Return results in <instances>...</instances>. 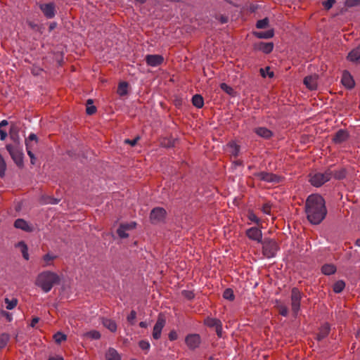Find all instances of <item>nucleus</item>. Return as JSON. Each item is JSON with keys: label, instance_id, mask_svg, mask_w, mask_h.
<instances>
[{"label": "nucleus", "instance_id": "f257e3e1", "mask_svg": "<svg viewBox=\"0 0 360 360\" xmlns=\"http://www.w3.org/2000/svg\"><path fill=\"white\" fill-rule=\"evenodd\" d=\"M307 218L312 224H319L327 214L325 200L318 194L308 196L305 202Z\"/></svg>", "mask_w": 360, "mask_h": 360}, {"label": "nucleus", "instance_id": "f03ea898", "mask_svg": "<svg viewBox=\"0 0 360 360\" xmlns=\"http://www.w3.org/2000/svg\"><path fill=\"white\" fill-rule=\"evenodd\" d=\"M60 283V277L55 272L44 271L39 274L35 280V285L44 292H49L55 285Z\"/></svg>", "mask_w": 360, "mask_h": 360}, {"label": "nucleus", "instance_id": "7ed1b4c3", "mask_svg": "<svg viewBox=\"0 0 360 360\" xmlns=\"http://www.w3.org/2000/svg\"><path fill=\"white\" fill-rule=\"evenodd\" d=\"M333 172L331 169L324 172H315L309 174V181L314 186L319 187L333 178Z\"/></svg>", "mask_w": 360, "mask_h": 360}, {"label": "nucleus", "instance_id": "20e7f679", "mask_svg": "<svg viewBox=\"0 0 360 360\" xmlns=\"http://www.w3.org/2000/svg\"><path fill=\"white\" fill-rule=\"evenodd\" d=\"M262 254L266 258H271L276 256L279 250L278 243L271 238H264L262 242Z\"/></svg>", "mask_w": 360, "mask_h": 360}, {"label": "nucleus", "instance_id": "39448f33", "mask_svg": "<svg viewBox=\"0 0 360 360\" xmlns=\"http://www.w3.org/2000/svg\"><path fill=\"white\" fill-rule=\"evenodd\" d=\"M6 149L15 164L22 167L23 165V153L20 148L19 143L15 142L13 145L8 144L6 145Z\"/></svg>", "mask_w": 360, "mask_h": 360}, {"label": "nucleus", "instance_id": "423d86ee", "mask_svg": "<svg viewBox=\"0 0 360 360\" xmlns=\"http://www.w3.org/2000/svg\"><path fill=\"white\" fill-rule=\"evenodd\" d=\"M167 217V211L160 207L153 208L149 216L150 221L153 224H157L165 221Z\"/></svg>", "mask_w": 360, "mask_h": 360}, {"label": "nucleus", "instance_id": "0eeeda50", "mask_svg": "<svg viewBox=\"0 0 360 360\" xmlns=\"http://www.w3.org/2000/svg\"><path fill=\"white\" fill-rule=\"evenodd\" d=\"M302 299V293L297 288H293L291 291V309L294 314L296 316L300 309V302Z\"/></svg>", "mask_w": 360, "mask_h": 360}, {"label": "nucleus", "instance_id": "6e6552de", "mask_svg": "<svg viewBox=\"0 0 360 360\" xmlns=\"http://www.w3.org/2000/svg\"><path fill=\"white\" fill-rule=\"evenodd\" d=\"M253 176L259 181H263L267 183H278L281 180L280 176L278 175L266 172L255 173Z\"/></svg>", "mask_w": 360, "mask_h": 360}, {"label": "nucleus", "instance_id": "1a4fd4ad", "mask_svg": "<svg viewBox=\"0 0 360 360\" xmlns=\"http://www.w3.org/2000/svg\"><path fill=\"white\" fill-rule=\"evenodd\" d=\"M165 323L166 320L165 316L162 314H160L153 330V338L155 340L160 338L162 330L165 327Z\"/></svg>", "mask_w": 360, "mask_h": 360}, {"label": "nucleus", "instance_id": "9d476101", "mask_svg": "<svg viewBox=\"0 0 360 360\" xmlns=\"http://www.w3.org/2000/svg\"><path fill=\"white\" fill-rule=\"evenodd\" d=\"M185 342L190 349L198 348L201 343V338L198 334H189L185 338Z\"/></svg>", "mask_w": 360, "mask_h": 360}, {"label": "nucleus", "instance_id": "9b49d317", "mask_svg": "<svg viewBox=\"0 0 360 360\" xmlns=\"http://www.w3.org/2000/svg\"><path fill=\"white\" fill-rule=\"evenodd\" d=\"M245 234L247 237L252 240H255L258 243H260L262 240V233L259 228L251 227L246 230Z\"/></svg>", "mask_w": 360, "mask_h": 360}, {"label": "nucleus", "instance_id": "f8f14e48", "mask_svg": "<svg viewBox=\"0 0 360 360\" xmlns=\"http://www.w3.org/2000/svg\"><path fill=\"white\" fill-rule=\"evenodd\" d=\"M145 60L148 65L151 67H157L163 63L164 58L161 55L158 54H149L146 56Z\"/></svg>", "mask_w": 360, "mask_h": 360}, {"label": "nucleus", "instance_id": "ddd939ff", "mask_svg": "<svg viewBox=\"0 0 360 360\" xmlns=\"http://www.w3.org/2000/svg\"><path fill=\"white\" fill-rule=\"evenodd\" d=\"M39 8L47 18H53L55 16L56 9L53 3L41 4Z\"/></svg>", "mask_w": 360, "mask_h": 360}, {"label": "nucleus", "instance_id": "4468645a", "mask_svg": "<svg viewBox=\"0 0 360 360\" xmlns=\"http://www.w3.org/2000/svg\"><path fill=\"white\" fill-rule=\"evenodd\" d=\"M341 82L346 88L349 89L354 88L355 85L353 77L347 70L344 71L342 73Z\"/></svg>", "mask_w": 360, "mask_h": 360}, {"label": "nucleus", "instance_id": "2eb2a0df", "mask_svg": "<svg viewBox=\"0 0 360 360\" xmlns=\"http://www.w3.org/2000/svg\"><path fill=\"white\" fill-rule=\"evenodd\" d=\"M347 59L353 63H360V44L349 52Z\"/></svg>", "mask_w": 360, "mask_h": 360}, {"label": "nucleus", "instance_id": "dca6fc26", "mask_svg": "<svg viewBox=\"0 0 360 360\" xmlns=\"http://www.w3.org/2000/svg\"><path fill=\"white\" fill-rule=\"evenodd\" d=\"M349 139V133L347 130H338L333 138V141L336 144H340Z\"/></svg>", "mask_w": 360, "mask_h": 360}, {"label": "nucleus", "instance_id": "f3484780", "mask_svg": "<svg viewBox=\"0 0 360 360\" xmlns=\"http://www.w3.org/2000/svg\"><path fill=\"white\" fill-rule=\"evenodd\" d=\"M318 76L316 75L307 76L304 79V84L310 90H314L317 87Z\"/></svg>", "mask_w": 360, "mask_h": 360}, {"label": "nucleus", "instance_id": "a211bd4d", "mask_svg": "<svg viewBox=\"0 0 360 360\" xmlns=\"http://www.w3.org/2000/svg\"><path fill=\"white\" fill-rule=\"evenodd\" d=\"M330 330V325L327 323H325L323 324L319 329V332L316 335V340L319 341L322 340L323 339L326 338Z\"/></svg>", "mask_w": 360, "mask_h": 360}, {"label": "nucleus", "instance_id": "6ab92c4d", "mask_svg": "<svg viewBox=\"0 0 360 360\" xmlns=\"http://www.w3.org/2000/svg\"><path fill=\"white\" fill-rule=\"evenodd\" d=\"M255 132L259 136L264 139H270L273 136L271 130L266 127H257L255 129Z\"/></svg>", "mask_w": 360, "mask_h": 360}, {"label": "nucleus", "instance_id": "aec40b11", "mask_svg": "<svg viewBox=\"0 0 360 360\" xmlns=\"http://www.w3.org/2000/svg\"><path fill=\"white\" fill-rule=\"evenodd\" d=\"M102 323L106 328L112 333H115L117 330V323L115 321L110 319L103 318Z\"/></svg>", "mask_w": 360, "mask_h": 360}, {"label": "nucleus", "instance_id": "412c9836", "mask_svg": "<svg viewBox=\"0 0 360 360\" xmlns=\"http://www.w3.org/2000/svg\"><path fill=\"white\" fill-rule=\"evenodd\" d=\"M14 226L26 231H32V228L28 225L27 222L22 219H16L14 223Z\"/></svg>", "mask_w": 360, "mask_h": 360}, {"label": "nucleus", "instance_id": "4be33fe9", "mask_svg": "<svg viewBox=\"0 0 360 360\" xmlns=\"http://www.w3.org/2000/svg\"><path fill=\"white\" fill-rule=\"evenodd\" d=\"M336 270V266L333 264H326L321 267V272L326 276L334 274Z\"/></svg>", "mask_w": 360, "mask_h": 360}, {"label": "nucleus", "instance_id": "5701e85b", "mask_svg": "<svg viewBox=\"0 0 360 360\" xmlns=\"http://www.w3.org/2000/svg\"><path fill=\"white\" fill-rule=\"evenodd\" d=\"M57 258L56 255L47 253L42 257V266L46 267L53 265V260Z\"/></svg>", "mask_w": 360, "mask_h": 360}, {"label": "nucleus", "instance_id": "b1692460", "mask_svg": "<svg viewBox=\"0 0 360 360\" xmlns=\"http://www.w3.org/2000/svg\"><path fill=\"white\" fill-rule=\"evenodd\" d=\"M274 44L271 42H260L258 44V49L264 53H269L273 51Z\"/></svg>", "mask_w": 360, "mask_h": 360}, {"label": "nucleus", "instance_id": "393cba45", "mask_svg": "<svg viewBox=\"0 0 360 360\" xmlns=\"http://www.w3.org/2000/svg\"><path fill=\"white\" fill-rule=\"evenodd\" d=\"M254 34L259 39H270L274 37V30H269L266 31L255 32Z\"/></svg>", "mask_w": 360, "mask_h": 360}, {"label": "nucleus", "instance_id": "a878e982", "mask_svg": "<svg viewBox=\"0 0 360 360\" xmlns=\"http://www.w3.org/2000/svg\"><path fill=\"white\" fill-rule=\"evenodd\" d=\"M204 323L208 327H211V328L215 327V328H218L219 329L220 328V324L221 323L220 320L215 319V318H210V317H207V319H205L204 321Z\"/></svg>", "mask_w": 360, "mask_h": 360}, {"label": "nucleus", "instance_id": "bb28decb", "mask_svg": "<svg viewBox=\"0 0 360 360\" xmlns=\"http://www.w3.org/2000/svg\"><path fill=\"white\" fill-rule=\"evenodd\" d=\"M106 360H120V356L113 348H110L105 354Z\"/></svg>", "mask_w": 360, "mask_h": 360}, {"label": "nucleus", "instance_id": "cd10ccee", "mask_svg": "<svg viewBox=\"0 0 360 360\" xmlns=\"http://www.w3.org/2000/svg\"><path fill=\"white\" fill-rule=\"evenodd\" d=\"M101 333L96 330H90L82 335L83 338L90 340H98L101 338Z\"/></svg>", "mask_w": 360, "mask_h": 360}, {"label": "nucleus", "instance_id": "c85d7f7f", "mask_svg": "<svg viewBox=\"0 0 360 360\" xmlns=\"http://www.w3.org/2000/svg\"><path fill=\"white\" fill-rule=\"evenodd\" d=\"M192 103L195 107L198 108H202L204 105V100L202 96L200 94L194 95L192 98Z\"/></svg>", "mask_w": 360, "mask_h": 360}, {"label": "nucleus", "instance_id": "c756f323", "mask_svg": "<svg viewBox=\"0 0 360 360\" xmlns=\"http://www.w3.org/2000/svg\"><path fill=\"white\" fill-rule=\"evenodd\" d=\"M333 177L335 178V179L340 180L346 177L347 171L344 168H340L338 170H333Z\"/></svg>", "mask_w": 360, "mask_h": 360}, {"label": "nucleus", "instance_id": "7c9ffc66", "mask_svg": "<svg viewBox=\"0 0 360 360\" xmlns=\"http://www.w3.org/2000/svg\"><path fill=\"white\" fill-rule=\"evenodd\" d=\"M345 288V283L343 281L340 280L334 283L333 290L335 293H340L344 290Z\"/></svg>", "mask_w": 360, "mask_h": 360}, {"label": "nucleus", "instance_id": "2f4dec72", "mask_svg": "<svg viewBox=\"0 0 360 360\" xmlns=\"http://www.w3.org/2000/svg\"><path fill=\"white\" fill-rule=\"evenodd\" d=\"M128 84L125 82L119 84L117 87V94L121 96H125L127 94Z\"/></svg>", "mask_w": 360, "mask_h": 360}, {"label": "nucleus", "instance_id": "473e14b6", "mask_svg": "<svg viewBox=\"0 0 360 360\" xmlns=\"http://www.w3.org/2000/svg\"><path fill=\"white\" fill-rule=\"evenodd\" d=\"M86 112L89 115H94L96 112V108L93 105V100L88 99L86 101Z\"/></svg>", "mask_w": 360, "mask_h": 360}, {"label": "nucleus", "instance_id": "72a5a7b5", "mask_svg": "<svg viewBox=\"0 0 360 360\" xmlns=\"http://www.w3.org/2000/svg\"><path fill=\"white\" fill-rule=\"evenodd\" d=\"M18 245L21 248V252L22 254V257L25 260L29 259V254H28V249L27 245L24 242H20L18 243Z\"/></svg>", "mask_w": 360, "mask_h": 360}, {"label": "nucleus", "instance_id": "f704fd0d", "mask_svg": "<svg viewBox=\"0 0 360 360\" xmlns=\"http://www.w3.org/2000/svg\"><path fill=\"white\" fill-rule=\"evenodd\" d=\"M259 72L261 76L264 78H265L266 76H268L269 78H272L274 75V72L270 70L269 67H266L265 68H260Z\"/></svg>", "mask_w": 360, "mask_h": 360}, {"label": "nucleus", "instance_id": "c9c22d12", "mask_svg": "<svg viewBox=\"0 0 360 360\" xmlns=\"http://www.w3.org/2000/svg\"><path fill=\"white\" fill-rule=\"evenodd\" d=\"M223 297L226 300L233 301L235 299L233 290L231 288H226L223 293Z\"/></svg>", "mask_w": 360, "mask_h": 360}, {"label": "nucleus", "instance_id": "e433bc0d", "mask_svg": "<svg viewBox=\"0 0 360 360\" xmlns=\"http://www.w3.org/2000/svg\"><path fill=\"white\" fill-rule=\"evenodd\" d=\"M5 303L6 304V309L8 310H11L17 306L18 300L17 299L9 300L8 298H6Z\"/></svg>", "mask_w": 360, "mask_h": 360}, {"label": "nucleus", "instance_id": "4c0bfd02", "mask_svg": "<svg viewBox=\"0 0 360 360\" xmlns=\"http://www.w3.org/2000/svg\"><path fill=\"white\" fill-rule=\"evenodd\" d=\"M229 148H231V154L234 156L237 157L240 152V147L237 144L232 143L229 144Z\"/></svg>", "mask_w": 360, "mask_h": 360}, {"label": "nucleus", "instance_id": "58836bf2", "mask_svg": "<svg viewBox=\"0 0 360 360\" xmlns=\"http://www.w3.org/2000/svg\"><path fill=\"white\" fill-rule=\"evenodd\" d=\"M53 339L56 343L60 344L61 342L66 340L67 336L60 332H58L54 334Z\"/></svg>", "mask_w": 360, "mask_h": 360}, {"label": "nucleus", "instance_id": "ea45409f", "mask_svg": "<svg viewBox=\"0 0 360 360\" xmlns=\"http://www.w3.org/2000/svg\"><path fill=\"white\" fill-rule=\"evenodd\" d=\"M6 170V164L3 158L2 155H0V176L2 178L5 176V172Z\"/></svg>", "mask_w": 360, "mask_h": 360}, {"label": "nucleus", "instance_id": "a19ab883", "mask_svg": "<svg viewBox=\"0 0 360 360\" xmlns=\"http://www.w3.org/2000/svg\"><path fill=\"white\" fill-rule=\"evenodd\" d=\"M277 309H278V313L283 316H287L288 314V309L287 307V306H285V304H279L277 305Z\"/></svg>", "mask_w": 360, "mask_h": 360}, {"label": "nucleus", "instance_id": "79ce46f5", "mask_svg": "<svg viewBox=\"0 0 360 360\" xmlns=\"http://www.w3.org/2000/svg\"><path fill=\"white\" fill-rule=\"evenodd\" d=\"M9 340L8 335L3 333L0 335V349L5 347Z\"/></svg>", "mask_w": 360, "mask_h": 360}, {"label": "nucleus", "instance_id": "37998d69", "mask_svg": "<svg viewBox=\"0 0 360 360\" xmlns=\"http://www.w3.org/2000/svg\"><path fill=\"white\" fill-rule=\"evenodd\" d=\"M269 24V20L267 18H265L262 20H259L257 22L256 27L259 29H264L267 27Z\"/></svg>", "mask_w": 360, "mask_h": 360}, {"label": "nucleus", "instance_id": "c03bdc74", "mask_svg": "<svg viewBox=\"0 0 360 360\" xmlns=\"http://www.w3.org/2000/svg\"><path fill=\"white\" fill-rule=\"evenodd\" d=\"M120 226L124 229L126 231L131 230L136 228V223L134 221L126 224H121Z\"/></svg>", "mask_w": 360, "mask_h": 360}, {"label": "nucleus", "instance_id": "a18cd8bd", "mask_svg": "<svg viewBox=\"0 0 360 360\" xmlns=\"http://www.w3.org/2000/svg\"><path fill=\"white\" fill-rule=\"evenodd\" d=\"M126 231H127L124 229H123L120 225L118 229L117 230V233L121 238H127L129 237V234L127 233Z\"/></svg>", "mask_w": 360, "mask_h": 360}, {"label": "nucleus", "instance_id": "49530a36", "mask_svg": "<svg viewBox=\"0 0 360 360\" xmlns=\"http://www.w3.org/2000/svg\"><path fill=\"white\" fill-rule=\"evenodd\" d=\"M345 5L347 7H354L360 5V0H346Z\"/></svg>", "mask_w": 360, "mask_h": 360}, {"label": "nucleus", "instance_id": "de8ad7c7", "mask_svg": "<svg viewBox=\"0 0 360 360\" xmlns=\"http://www.w3.org/2000/svg\"><path fill=\"white\" fill-rule=\"evenodd\" d=\"M140 348L143 350L148 352L150 349V343L146 340H141L139 342Z\"/></svg>", "mask_w": 360, "mask_h": 360}, {"label": "nucleus", "instance_id": "09e8293b", "mask_svg": "<svg viewBox=\"0 0 360 360\" xmlns=\"http://www.w3.org/2000/svg\"><path fill=\"white\" fill-rule=\"evenodd\" d=\"M32 74L34 76H38L41 74L43 69L39 66L33 65L31 69Z\"/></svg>", "mask_w": 360, "mask_h": 360}, {"label": "nucleus", "instance_id": "8fccbe9b", "mask_svg": "<svg viewBox=\"0 0 360 360\" xmlns=\"http://www.w3.org/2000/svg\"><path fill=\"white\" fill-rule=\"evenodd\" d=\"M136 318V312L134 310H131L130 314L128 315L127 319V321L133 325L134 323V320Z\"/></svg>", "mask_w": 360, "mask_h": 360}, {"label": "nucleus", "instance_id": "3c124183", "mask_svg": "<svg viewBox=\"0 0 360 360\" xmlns=\"http://www.w3.org/2000/svg\"><path fill=\"white\" fill-rule=\"evenodd\" d=\"M220 87L223 91H224L229 94H231L233 91V89L229 85H227L226 83H221L220 84Z\"/></svg>", "mask_w": 360, "mask_h": 360}, {"label": "nucleus", "instance_id": "603ef678", "mask_svg": "<svg viewBox=\"0 0 360 360\" xmlns=\"http://www.w3.org/2000/svg\"><path fill=\"white\" fill-rule=\"evenodd\" d=\"M335 0H327L323 2V6L326 10L330 9L335 4Z\"/></svg>", "mask_w": 360, "mask_h": 360}, {"label": "nucleus", "instance_id": "864d4df0", "mask_svg": "<svg viewBox=\"0 0 360 360\" xmlns=\"http://www.w3.org/2000/svg\"><path fill=\"white\" fill-rule=\"evenodd\" d=\"M181 293L188 300H192L195 296L194 293L190 290H183Z\"/></svg>", "mask_w": 360, "mask_h": 360}, {"label": "nucleus", "instance_id": "5fc2aeb1", "mask_svg": "<svg viewBox=\"0 0 360 360\" xmlns=\"http://www.w3.org/2000/svg\"><path fill=\"white\" fill-rule=\"evenodd\" d=\"M248 219L250 221L256 223L257 225H259L260 223V219L252 212L249 213Z\"/></svg>", "mask_w": 360, "mask_h": 360}, {"label": "nucleus", "instance_id": "6e6d98bb", "mask_svg": "<svg viewBox=\"0 0 360 360\" xmlns=\"http://www.w3.org/2000/svg\"><path fill=\"white\" fill-rule=\"evenodd\" d=\"M168 338L170 341L176 340L178 338L177 333L174 330H171L168 335Z\"/></svg>", "mask_w": 360, "mask_h": 360}, {"label": "nucleus", "instance_id": "4d7b16f0", "mask_svg": "<svg viewBox=\"0 0 360 360\" xmlns=\"http://www.w3.org/2000/svg\"><path fill=\"white\" fill-rule=\"evenodd\" d=\"M25 143H26V149H27V153L29 150L32 151L34 148L37 146V145H34V142H32L30 141H27V140L25 141Z\"/></svg>", "mask_w": 360, "mask_h": 360}, {"label": "nucleus", "instance_id": "13d9d810", "mask_svg": "<svg viewBox=\"0 0 360 360\" xmlns=\"http://www.w3.org/2000/svg\"><path fill=\"white\" fill-rule=\"evenodd\" d=\"M262 210L264 213L269 214L271 212V205L269 203L263 205Z\"/></svg>", "mask_w": 360, "mask_h": 360}, {"label": "nucleus", "instance_id": "bf43d9fd", "mask_svg": "<svg viewBox=\"0 0 360 360\" xmlns=\"http://www.w3.org/2000/svg\"><path fill=\"white\" fill-rule=\"evenodd\" d=\"M27 141H30L32 142H34V145H37L38 143V139L37 136L34 134H31L28 136V139H26Z\"/></svg>", "mask_w": 360, "mask_h": 360}, {"label": "nucleus", "instance_id": "052dcab7", "mask_svg": "<svg viewBox=\"0 0 360 360\" xmlns=\"http://www.w3.org/2000/svg\"><path fill=\"white\" fill-rule=\"evenodd\" d=\"M139 137H136V138H135V139H134L132 140L126 139L124 141V143H128V144L131 145V146H134L136 144L137 141L139 140Z\"/></svg>", "mask_w": 360, "mask_h": 360}, {"label": "nucleus", "instance_id": "680f3d73", "mask_svg": "<svg viewBox=\"0 0 360 360\" xmlns=\"http://www.w3.org/2000/svg\"><path fill=\"white\" fill-rule=\"evenodd\" d=\"M27 154H28L29 157L30 158L31 164L32 165H34L35 164V161H36V158L34 157V153H32V151L29 150Z\"/></svg>", "mask_w": 360, "mask_h": 360}, {"label": "nucleus", "instance_id": "e2e57ef3", "mask_svg": "<svg viewBox=\"0 0 360 360\" xmlns=\"http://www.w3.org/2000/svg\"><path fill=\"white\" fill-rule=\"evenodd\" d=\"M1 314H2L3 316H4L6 318L8 321L10 322V321H12V316H11V314L10 313H8V312H7L6 311H2Z\"/></svg>", "mask_w": 360, "mask_h": 360}, {"label": "nucleus", "instance_id": "0e129e2a", "mask_svg": "<svg viewBox=\"0 0 360 360\" xmlns=\"http://www.w3.org/2000/svg\"><path fill=\"white\" fill-rule=\"evenodd\" d=\"M7 136V133L2 129H0V139L1 140H4Z\"/></svg>", "mask_w": 360, "mask_h": 360}, {"label": "nucleus", "instance_id": "69168bd1", "mask_svg": "<svg viewBox=\"0 0 360 360\" xmlns=\"http://www.w3.org/2000/svg\"><path fill=\"white\" fill-rule=\"evenodd\" d=\"M39 319L38 317H34L32 319V321H31V323H30V326L31 327H34L35 325L39 322Z\"/></svg>", "mask_w": 360, "mask_h": 360}, {"label": "nucleus", "instance_id": "338daca9", "mask_svg": "<svg viewBox=\"0 0 360 360\" xmlns=\"http://www.w3.org/2000/svg\"><path fill=\"white\" fill-rule=\"evenodd\" d=\"M16 131V127H15L14 125H12V126L11 127V129H10V136H11V138H13V133L14 131Z\"/></svg>", "mask_w": 360, "mask_h": 360}, {"label": "nucleus", "instance_id": "774afa93", "mask_svg": "<svg viewBox=\"0 0 360 360\" xmlns=\"http://www.w3.org/2000/svg\"><path fill=\"white\" fill-rule=\"evenodd\" d=\"M8 124V123L7 120H2L0 122V129H2L3 127L7 126Z\"/></svg>", "mask_w": 360, "mask_h": 360}]
</instances>
